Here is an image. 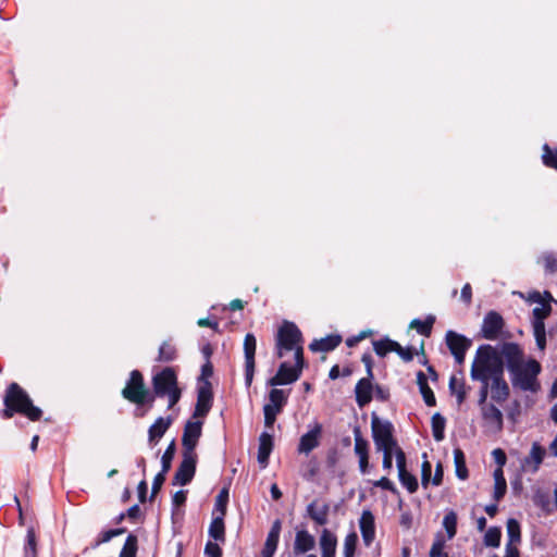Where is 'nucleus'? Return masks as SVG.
Instances as JSON below:
<instances>
[{
  "label": "nucleus",
  "instance_id": "nucleus-1",
  "mask_svg": "<svg viewBox=\"0 0 557 557\" xmlns=\"http://www.w3.org/2000/svg\"><path fill=\"white\" fill-rule=\"evenodd\" d=\"M500 354L515 389L533 394L541 389L539 375L542 372V366L536 359L525 358L521 346L513 342L503 343Z\"/></svg>",
  "mask_w": 557,
  "mask_h": 557
},
{
  "label": "nucleus",
  "instance_id": "nucleus-2",
  "mask_svg": "<svg viewBox=\"0 0 557 557\" xmlns=\"http://www.w3.org/2000/svg\"><path fill=\"white\" fill-rule=\"evenodd\" d=\"M3 403L5 408L2 410V417L4 419H11L16 412L26 416L32 421H38L42 416L41 409L34 406L28 394L17 383H11L8 386Z\"/></svg>",
  "mask_w": 557,
  "mask_h": 557
},
{
  "label": "nucleus",
  "instance_id": "nucleus-3",
  "mask_svg": "<svg viewBox=\"0 0 557 557\" xmlns=\"http://www.w3.org/2000/svg\"><path fill=\"white\" fill-rule=\"evenodd\" d=\"M504 368L505 361L500 351L497 352L491 345H481L471 364L470 376L473 381L490 380L496 371H504Z\"/></svg>",
  "mask_w": 557,
  "mask_h": 557
},
{
  "label": "nucleus",
  "instance_id": "nucleus-4",
  "mask_svg": "<svg viewBox=\"0 0 557 557\" xmlns=\"http://www.w3.org/2000/svg\"><path fill=\"white\" fill-rule=\"evenodd\" d=\"M152 387L154 396L168 397V408H173L181 399L182 391L178 387L177 374L171 367L164 368L152 377Z\"/></svg>",
  "mask_w": 557,
  "mask_h": 557
},
{
  "label": "nucleus",
  "instance_id": "nucleus-5",
  "mask_svg": "<svg viewBox=\"0 0 557 557\" xmlns=\"http://www.w3.org/2000/svg\"><path fill=\"white\" fill-rule=\"evenodd\" d=\"M302 334L298 326L289 321H284L276 334V355L278 358L284 356V351H292L295 347L301 345Z\"/></svg>",
  "mask_w": 557,
  "mask_h": 557
},
{
  "label": "nucleus",
  "instance_id": "nucleus-6",
  "mask_svg": "<svg viewBox=\"0 0 557 557\" xmlns=\"http://www.w3.org/2000/svg\"><path fill=\"white\" fill-rule=\"evenodd\" d=\"M371 429L374 445L377 450L398 446L393 436L394 426L389 421L381 420L373 413L371 417Z\"/></svg>",
  "mask_w": 557,
  "mask_h": 557
},
{
  "label": "nucleus",
  "instance_id": "nucleus-7",
  "mask_svg": "<svg viewBox=\"0 0 557 557\" xmlns=\"http://www.w3.org/2000/svg\"><path fill=\"white\" fill-rule=\"evenodd\" d=\"M122 396L136 405H144L150 396L149 391L145 388L143 374L138 370H133L126 386L122 389Z\"/></svg>",
  "mask_w": 557,
  "mask_h": 557
},
{
  "label": "nucleus",
  "instance_id": "nucleus-8",
  "mask_svg": "<svg viewBox=\"0 0 557 557\" xmlns=\"http://www.w3.org/2000/svg\"><path fill=\"white\" fill-rule=\"evenodd\" d=\"M504 326L503 317L496 311H488L482 322L481 335L487 341H495L499 337Z\"/></svg>",
  "mask_w": 557,
  "mask_h": 557
},
{
  "label": "nucleus",
  "instance_id": "nucleus-9",
  "mask_svg": "<svg viewBox=\"0 0 557 557\" xmlns=\"http://www.w3.org/2000/svg\"><path fill=\"white\" fill-rule=\"evenodd\" d=\"M257 341L253 334L247 333L244 338V354H245V383L249 387L252 383L255 374V355H256Z\"/></svg>",
  "mask_w": 557,
  "mask_h": 557
},
{
  "label": "nucleus",
  "instance_id": "nucleus-10",
  "mask_svg": "<svg viewBox=\"0 0 557 557\" xmlns=\"http://www.w3.org/2000/svg\"><path fill=\"white\" fill-rule=\"evenodd\" d=\"M196 462H197V455L191 454H185L183 453V460L180 463L174 479L173 484L178 485H186L188 484L196 472Z\"/></svg>",
  "mask_w": 557,
  "mask_h": 557
},
{
  "label": "nucleus",
  "instance_id": "nucleus-11",
  "mask_svg": "<svg viewBox=\"0 0 557 557\" xmlns=\"http://www.w3.org/2000/svg\"><path fill=\"white\" fill-rule=\"evenodd\" d=\"M202 422L201 421H187L184 426L182 445L183 453L196 455L195 448L198 440L201 436Z\"/></svg>",
  "mask_w": 557,
  "mask_h": 557
},
{
  "label": "nucleus",
  "instance_id": "nucleus-12",
  "mask_svg": "<svg viewBox=\"0 0 557 557\" xmlns=\"http://www.w3.org/2000/svg\"><path fill=\"white\" fill-rule=\"evenodd\" d=\"M213 394L211 383L205 381L198 388L197 403L194 410V418H205L212 407Z\"/></svg>",
  "mask_w": 557,
  "mask_h": 557
},
{
  "label": "nucleus",
  "instance_id": "nucleus-13",
  "mask_svg": "<svg viewBox=\"0 0 557 557\" xmlns=\"http://www.w3.org/2000/svg\"><path fill=\"white\" fill-rule=\"evenodd\" d=\"M322 431V424L318 422L314 423L308 432L301 435L297 447L298 453L309 455L313 449L319 447Z\"/></svg>",
  "mask_w": 557,
  "mask_h": 557
},
{
  "label": "nucleus",
  "instance_id": "nucleus-14",
  "mask_svg": "<svg viewBox=\"0 0 557 557\" xmlns=\"http://www.w3.org/2000/svg\"><path fill=\"white\" fill-rule=\"evenodd\" d=\"M490 393L492 400L497 404H503L508 399L510 387L504 379V371L496 372L494 376L490 377Z\"/></svg>",
  "mask_w": 557,
  "mask_h": 557
},
{
  "label": "nucleus",
  "instance_id": "nucleus-15",
  "mask_svg": "<svg viewBox=\"0 0 557 557\" xmlns=\"http://www.w3.org/2000/svg\"><path fill=\"white\" fill-rule=\"evenodd\" d=\"M301 375L300 369L282 362L276 374L268 381L271 386L286 385L296 382Z\"/></svg>",
  "mask_w": 557,
  "mask_h": 557
},
{
  "label": "nucleus",
  "instance_id": "nucleus-16",
  "mask_svg": "<svg viewBox=\"0 0 557 557\" xmlns=\"http://www.w3.org/2000/svg\"><path fill=\"white\" fill-rule=\"evenodd\" d=\"M546 296L548 297V300H543L540 293H535L533 296V300L535 302L541 304V306L533 308L532 310V326H545V319L552 312V306L549 301L552 300V295L549 293H546Z\"/></svg>",
  "mask_w": 557,
  "mask_h": 557
},
{
  "label": "nucleus",
  "instance_id": "nucleus-17",
  "mask_svg": "<svg viewBox=\"0 0 557 557\" xmlns=\"http://www.w3.org/2000/svg\"><path fill=\"white\" fill-rule=\"evenodd\" d=\"M360 532L366 546H370L375 537L374 516L370 510H363L359 519Z\"/></svg>",
  "mask_w": 557,
  "mask_h": 557
},
{
  "label": "nucleus",
  "instance_id": "nucleus-18",
  "mask_svg": "<svg viewBox=\"0 0 557 557\" xmlns=\"http://www.w3.org/2000/svg\"><path fill=\"white\" fill-rule=\"evenodd\" d=\"M481 411L485 424L491 430L499 432L503 429V413L494 404L484 405Z\"/></svg>",
  "mask_w": 557,
  "mask_h": 557
},
{
  "label": "nucleus",
  "instance_id": "nucleus-19",
  "mask_svg": "<svg viewBox=\"0 0 557 557\" xmlns=\"http://www.w3.org/2000/svg\"><path fill=\"white\" fill-rule=\"evenodd\" d=\"M282 530V522L281 520L276 519L268 533L264 547L261 552V557H273L280 540V534Z\"/></svg>",
  "mask_w": 557,
  "mask_h": 557
},
{
  "label": "nucleus",
  "instance_id": "nucleus-20",
  "mask_svg": "<svg viewBox=\"0 0 557 557\" xmlns=\"http://www.w3.org/2000/svg\"><path fill=\"white\" fill-rule=\"evenodd\" d=\"M373 377L367 376L360 379L355 387L356 403L360 408H363L372 400L373 386L371 380Z\"/></svg>",
  "mask_w": 557,
  "mask_h": 557
},
{
  "label": "nucleus",
  "instance_id": "nucleus-21",
  "mask_svg": "<svg viewBox=\"0 0 557 557\" xmlns=\"http://www.w3.org/2000/svg\"><path fill=\"white\" fill-rule=\"evenodd\" d=\"M315 546V539L307 530H299L296 532L294 541V553L296 555L306 554L313 549Z\"/></svg>",
  "mask_w": 557,
  "mask_h": 557
},
{
  "label": "nucleus",
  "instance_id": "nucleus-22",
  "mask_svg": "<svg viewBox=\"0 0 557 557\" xmlns=\"http://www.w3.org/2000/svg\"><path fill=\"white\" fill-rule=\"evenodd\" d=\"M445 339L451 354L467 351L472 345L471 339L455 331H447Z\"/></svg>",
  "mask_w": 557,
  "mask_h": 557
},
{
  "label": "nucleus",
  "instance_id": "nucleus-23",
  "mask_svg": "<svg viewBox=\"0 0 557 557\" xmlns=\"http://www.w3.org/2000/svg\"><path fill=\"white\" fill-rule=\"evenodd\" d=\"M273 449V436L263 432L259 437L258 462L262 468L269 463V458Z\"/></svg>",
  "mask_w": 557,
  "mask_h": 557
},
{
  "label": "nucleus",
  "instance_id": "nucleus-24",
  "mask_svg": "<svg viewBox=\"0 0 557 557\" xmlns=\"http://www.w3.org/2000/svg\"><path fill=\"white\" fill-rule=\"evenodd\" d=\"M321 548V557H335L337 539L334 533L327 529H323L319 539Z\"/></svg>",
  "mask_w": 557,
  "mask_h": 557
},
{
  "label": "nucleus",
  "instance_id": "nucleus-25",
  "mask_svg": "<svg viewBox=\"0 0 557 557\" xmlns=\"http://www.w3.org/2000/svg\"><path fill=\"white\" fill-rule=\"evenodd\" d=\"M342 343V336L338 334H331L320 339H314L309 348L312 351H332Z\"/></svg>",
  "mask_w": 557,
  "mask_h": 557
},
{
  "label": "nucleus",
  "instance_id": "nucleus-26",
  "mask_svg": "<svg viewBox=\"0 0 557 557\" xmlns=\"http://www.w3.org/2000/svg\"><path fill=\"white\" fill-rule=\"evenodd\" d=\"M329 511L330 507L327 504L318 507L317 500L311 502L306 508L307 516L311 520H313L318 525H325L327 523Z\"/></svg>",
  "mask_w": 557,
  "mask_h": 557
},
{
  "label": "nucleus",
  "instance_id": "nucleus-27",
  "mask_svg": "<svg viewBox=\"0 0 557 557\" xmlns=\"http://www.w3.org/2000/svg\"><path fill=\"white\" fill-rule=\"evenodd\" d=\"M172 422L173 420L170 416L166 418L159 417L148 430L149 442H158L171 426Z\"/></svg>",
  "mask_w": 557,
  "mask_h": 557
},
{
  "label": "nucleus",
  "instance_id": "nucleus-28",
  "mask_svg": "<svg viewBox=\"0 0 557 557\" xmlns=\"http://www.w3.org/2000/svg\"><path fill=\"white\" fill-rule=\"evenodd\" d=\"M287 403V395L284 391L272 388L269 393V403L263 407H271L276 412H282L285 404Z\"/></svg>",
  "mask_w": 557,
  "mask_h": 557
},
{
  "label": "nucleus",
  "instance_id": "nucleus-29",
  "mask_svg": "<svg viewBox=\"0 0 557 557\" xmlns=\"http://www.w3.org/2000/svg\"><path fill=\"white\" fill-rule=\"evenodd\" d=\"M224 516H219L213 518L209 525V535L216 542L224 543L225 541V525H224Z\"/></svg>",
  "mask_w": 557,
  "mask_h": 557
},
{
  "label": "nucleus",
  "instance_id": "nucleus-30",
  "mask_svg": "<svg viewBox=\"0 0 557 557\" xmlns=\"http://www.w3.org/2000/svg\"><path fill=\"white\" fill-rule=\"evenodd\" d=\"M507 483L504 472L500 468L494 471V499L499 502L506 494Z\"/></svg>",
  "mask_w": 557,
  "mask_h": 557
},
{
  "label": "nucleus",
  "instance_id": "nucleus-31",
  "mask_svg": "<svg viewBox=\"0 0 557 557\" xmlns=\"http://www.w3.org/2000/svg\"><path fill=\"white\" fill-rule=\"evenodd\" d=\"M354 437H355V454L358 458L369 457V443L367 440L362 437L361 431L359 426L354 429Z\"/></svg>",
  "mask_w": 557,
  "mask_h": 557
},
{
  "label": "nucleus",
  "instance_id": "nucleus-32",
  "mask_svg": "<svg viewBox=\"0 0 557 557\" xmlns=\"http://www.w3.org/2000/svg\"><path fill=\"white\" fill-rule=\"evenodd\" d=\"M431 423L434 440L436 442L443 441L445 436L444 431L446 425L445 418L440 412H436L433 414Z\"/></svg>",
  "mask_w": 557,
  "mask_h": 557
},
{
  "label": "nucleus",
  "instance_id": "nucleus-33",
  "mask_svg": "<svg viewBox=\"0 0 557 557\" xmlns=\"http://www.w3.org/2000/svg\"><path fill=\"white\" fill-rule=\"evenodd\" d=\"M454 462L456 468V475L460 480H466L468 478V469L466 466L465 454L460 448H456L454 450Z\"/></svg>",
  "mask_w": 557,
  "mask_h": 557
},
{
  "label": "nucleus",
  "instance_id": "nucleus-34",
  "mask_svg": "<svg viewBox=\"0 0 557 557\" xmlns=\"http://www.w3.org/2000/svg\"><path fill=\"white\" fill-rule=\"evenodd\" d=\"M434 322L435 318L433 315H429L424 321L420 319H413L410 322V329H414L421 335L429 336Z\"/></svg>",
  "mask_w": 557,
  "mask_h": 557
},
{
  "label": "nucleus",
  "instance_id": "nucleus-35",
  "mask_svg": "<svg viewBox=\"0 0 557 557\" xmlns=\"http://www.w3.org/2000/svg\"><path fill=\"white\" fill-rule=\"evenodd\" d=\"M138 540L135 534H128L119 557H136Z\"/></svg>",
  "mask_w": 557,
  "mask_h": 557
},
{
  "label": "nucleus",
  "instance_id": "nucleus-36",
  "mask_svg": "<svg viewBox=\"0 0 557 557\" xmlns=\"http://www.w3.org/2000/svg\"><path fill=\"white\" fill-rule=\"evenodd\" d=\"M23 557H37V540L33 528L27 530Z\"/></svg>",
  "mask_w": 557,
  "mask_h": 557
},
{
  "label": "nucleus",
  "instance_id": "nucleus-37",
  "mask_svg": "<svg viewBox=\"0 0 557 557\" xmlns=\"http://www.w3.org/2000/svg\"><path fill=\"white\" fill-rule=\"evenodd\" d=\"M126 530L124 528L111 529L107 531H102L98 534L95 543L91 544L92 548H97L101 544L110 542L113 537L123 534Z\"/></svg>",
  "mask_w": 557,
  "mask_h": 557
},
{
  "label": "nucleus",
  "instance_id": "nucleus-38",
  "mask_svg": "<svg viewBox=\"0 0 557 557\" xmlns=\"http://www.w3.org/2000/svg\"><path fill=\"white\" fill-rule=\"evenodd\" d=\"M507 535H508V543L511 546L513 544L519 543L521 540V530L520 524L516 519H509L507 521Z\"/></svg>",
  "mask_w": 557,
  "mask_h": 557
},
{
  "label": "nucleus",
  "instance_id": "nucleus-39",
  "mask_svg": "<svg viewBox=\"0 0 557 557\" xmlns=\"http://www.w3.org/2000/svg\"><path fill=\"white\" fill-rule=\"evenodd\" d=\"M443 527L446 530L447 539L451 540L457 533V515L454 511H449L444 516Z\"/></svg>",
  "mask_w": 557,
  "mask_h": 557
},
{
  "label": "nucleus",
  "instance_id": "nucleus-40",
  "mask_svg": "<svg viewBox=\"0 0 557 557\" xmlns=\"http://www.w3.org/2000/svg\"><path fill=\"white\" fill-rule=\"evenodd\" d=\"M176 358V348L169 342L162 343L159 348L158 361L170 362Z\"/></svg>",
  "mask_w": 557,
  "mask_h": 557
},
{
  "label": "nucleus",
  "instance_id": "nucleus-41",
  "mask_svg": "<svg viewBox=\"0 0 557 557\" xmlns=\"http://www.w3.org/2000/svg\"><path fill=\"white\" fill-rule=\"evenodd\" d=\"M500 528L491 527L484 535V545L487 547H498L500 545Z\"/></svg>",
  "mask_w": 557,
  "mask_h": 557
},
{
  "label": "nucleus",
  "instance_id": "nucleus-42",
  "mask_svg": "<svg viewBox=\"0 0 557 557\" xmlns=\"http://www.w3.org/2000/svg\"><path fill=\"white\" fill-rule=\"evenodd\" d=\"M395 341L383 338L373 342V349L380 357H385L388 352L394 351Z\"/></svg>",
  "mask_w": 557,
  "mask_h": 557
},
{
  "label": "nucleus",
  "instance_id": "nucleus-43",
  "mask_svg": "<svg viewBox=\"0 0 557 557\" xmlns=\"http://www.w3.org/2000/svg\"><path fill=\"white\" fill-rule=\"evenodd\" d=\"M398 479L404 487L412 494L417 492L419 484L417 478L408 471H403L398 473Z\"/></svg>",
  "mask_w": 557,
  "mask_h": 557
},
{
  "label": "nucleus",
  "instance_id": "nucleus-44",
  "mask_svg": "<svg viewBox=\"0 0 557 557\" xmlns=\"http://www.w3.org/2000/svg\"><path fill=\"white\" fill-rule=\"evenodd\" d=\"M449 391L456 395L458 405L465 401L467 395L465 384L462 382L458 383L455 376H451L449 380Z\"/></svg>",
  "mask_w": 557,
  "mask_h": 557
},
{
  "label": "nucleus",
  "instance_id": "nucleus-45",
  "mask_svg": "<svg viewBox=\"0 0 557 557\" xmlns=\"http://www.w3.org/2000/svg\"><path fill=\"white\" fill-rule=\"evenodd\" d=\"M445 540L442 534H437L430 549V557H448L444 553Z\"/></svg>",
  "mask_w": 557,
  "mask_h": 557
},
{
  "label": "nucleus",
  "instance_id": "nucleus-46",
  "mask_svg": "<svg viewBox=\"0 0 557 557\" xmlns=\"http://www.w3.org/2000/svg\"><path fill=\"white\" fill-rule=\"evenodd\" d=\"M543 163L546 166L557 169V149L553 151L547 144L543 146Z\"/></svg>",
  "mask_w": 557,
  "mask_h": 557
},
{
  "label": "nucleus",
  "instance_id": "nucleus-47",
  "mask_svg": "<svg viewBox=\"0 0 557 557\" xmlns=\"http://www.w3.org/2000/svg\"><path fill=\"white\" fill-rule=\"evenodd\" d=\"M175 454V443L172 441V443L168 446L164 454L161 458V466L163 473H168V471L171 469V462Z\"/></svg>",
  "mask_w": 557,
  "mask_h": 557
},
{
  "label": "nucleus",
  "instance_id": "nucleus-48",
  "mask_svg": "<svg viewBox=\"0 0 557 557\" xmlns=\"http://www.w3.org/2000/svg\"><path fill=\"white\" fill-rule=\"evenodd\" d=\"M546 450L539 443H533L530 450V458L534 461V470H537L539 466L543 462Z\"/></svg>",
  "mask_w": 557,
  "mask_h": 557
},
{
  "label": "nucleus",
  "instance_id": "nucleus-49",
  "mask_svg": "<svg viewBox=\"0 0 557 557\" xmlns=\"http://www.w3.org/2000/svg\"><path fill=\"white\" fill-rule=\"evenodd\" d=\"M358 536L355 532L349 533L344 542V557H354Z\"/></svg>",
  "mask_w": 557,
  "mask_h": 557
},
{
  "label": "nucleus",
  "instance_id": "nucleus-50",
  "mask_svg": "<svg viewBox=\"0 0 557 557\" xmlns=\"http://www.w3.org/2000/svg\"><path fill=\"white\" fill-rule=\"evenodd\" d=\"M533 335H534L537 348L541 351H544L545 348H546V331H545V326L533 327Z\"/></svg>",
  "mask_w": 557,
  "mask_h": 557
},
{
  "label": "nucleus",
  "instance_id": "nucleus-51",
  "mask_svg": "<svg viewBox=\"0 0 557 557\" xmlns=\"http://www.w3.org/2000/svg\"><path fill=\"white\" fill-rule=\"evenodd\" d=\"M545 271L554 274L557 272V255L547 252L543 256Z\"/></svg>",
  "mask_w": 557,
  "mask_h": 557
},
{
  "label": "nucleus",
  "instance_id": "nucleus-52",
  "mask_svg": "<svg viewBox=\"0 0 557 557\" xmlns=\"http://www.w3.org/2000/svg\"><path fill=\"white\" fill-rule=\"evenodd\" d=\"M395 449H396V447L381 449V451H383L382 466H383V469L386 470L387 472H389L393 468V456H395Z\"/></svg>",
  "mask_w": 557,
  "mask_h": 557
},
{
  "label": "nucleus",
  "instance_id": "nucleus-53",
  "mask_svg": "<svg viewBox=\"0 0 557 557\" xmlns=\"http://www.w3.org/2000/svg\"><path fill=\"white\" fill-rule=\"evenodd\" d=\"M394 351L405 361V362H409L413 359V356H414V351H413V348L411 347H407V348H404L403 346H400L397 342L395 343L394 345Z\"/></svg>",
  "mask_w": 557,
  "mask_h": 557
},
{
  "label": "nucleus",
  "instance_id": "nucleus-54",
  "mask_svg": "<svg viewBox=\"0 0 557 557\" xmlns=\"http://www.w3.org/2000/svg\"><path fill=\"white\" fill-rule=\"evenodd\" d=\"M228 502V491L223 488L219 495L216 496L215 507L221 511V516H224L226 512V505Z\"/></svg>",
  "mask_w": 557,
  "mask_h": 557
},
{
  "label": "nucleus",
  "instance_id": "nucleus-55",
  "mask_svg": "<svg viewBox=\"0 0 557 557\" xmlns=\"http://www.w3.org/2000/svg\"><path fill=\"white\" fill-rule=\"evenodd\" d=\"M432 474V466L430 461L424 460L421 466V484L423 487H428Z\"/></svg>",
  "mask_w": 557,
  "mask_h": 557
},
{
  "label": "nucleus",
  "instance_id": "nucleus-56",
  "mask_svg": "<svg viewBox=\"0 0 557 557\" xmlns=\"http://www.w3.org/2000/svg\"><path fill=\"white\" fill-rule=\"evenodd\" d=\"M419 391L426 406L434 407L436 405V398L434 396L432 388L429 385L419 388Z\"/></svg>",
  "mask_w": 557,
  "mask_h": 557
},
{
  "label": "nucleus",
  "instance_id": "nucleus-57",
  "mask_svg": "<svg viewBox=\"0 0 557 557\" xmlns=\"http://www.w3.org/2000/svg\"><path fill=\"white\" fill-rule=\"evenodd\" d=\"M481 383V387L479 391V406L483 407L484 405H488L486 399L488 397L490 392V380L479 381Z\"/></svg>",
  "mask_w": 557,
  "mask_h": 557
},
{
  "label": "nucleus",
  "instance_id": "nucleus-58",
  "mask_svg": "<svg viewBox=\"0 0 557 557\" xmlns=\"http://www.w3.org/2000/svg\"><path fill=\"white\" fill-rule=\"evenodd\" d=\"M278 413L280 412L274 411L271 407H263L265 428H268V429L273 428Z\"/></svg>",
  "mask_w": 557,
  "mask_h": 557
},
{
  "label": "nucleus",
  "instance_id": "nucleus-59",
  "mask_svg": "<svg viewBox=\"0 0 557 557\" xmlns=\"http://www.w3.org/2000/svg\"><path fill=\"white\" fill-rule=\"evenodd\" d=\"M205 554L207 557H221L222 549L218 543L209 541L205 546Z\"/></svg>",
  "mask_w": 557,
  "mask_h": 557
},
{
  "label": "nucleus",
  "instance_id": "nucleus-60",
  "mask_svg": "<svg viewBox=\"0 0 557 557\" xmlns=\"http://www.w3.org/2000/svg\"><path fill=\"white\" fill-rule=\"evenodd\" d=\"M166 473H163L161 470L153 479L152 487H151V498H153L158 492L161 490L164 481H165Z\"/></svg>",
  "mask_w": 557,
  "mask_h": 557
},
{
  "label": "nucleus",
  "instance_id": "nucleus-61",
  "mask_svg": "<svg viewBox=\"0 0 557 557\" xmlns=\"http://www.w3.org/2000/svg\"><path fill=\"white\" fill-rule=\"evenodd\" d=\"M395 459H396V466H397V469H398V473H400L403 471H407V468H406V455H405L404 450L399 446H396Z\"/></svg>",
  "mask_w": 557,
  "mask_h": 557
},
{
  "label": "nucleus",
  "instance_id": "nucleus-62",
  "mask_svg": "<svg viewBox=\"0 0 557 557\" xmlns=\"http://www.w3.org/2000/svg\"><path fill=\"white\" fill-rule=\"evenodd\" d=\"M375 487H381L382 490L389 491L392 493H397V488L395 484L386 476H382L380 480L373 483Z\"/></svg>",
  "mask_w": 557,
  "mask_h": 557
},
{
  "label": "nucleus",
  "instance_id": "nucleus-63",
  "mask_svg": "<svg viewBox=\"0 0 557 557\" xmlns=\"http://www.w3.org/2000/svg\"><path fill=\"white\" fill-rule=\"evenodd\" d=\"M492 455L494 457V460L495 462L499 466V468L502 469V467L506 463V460H507V457H506V454L503 449L500 448H495L493 451H492Z\"/></svg>",
  "mask_w": 557,
  "mask_h": 557
},
{
  "label": "nucleus",
  "instance_id": "nucleus-64",
  "mask_svg": "<svg viewBox=\"0 0 557 557\" xmlns=\"http://www.w3.org/2000/svg\"><path fill=\"white\" fill-rule=\"evenodd\" d=\"M186 498H187V492L186 491H177L173 497H172V504L173 506L175 507H178V506H182L185 504L186 502Z\"/></svg>",
  "mask_w": 557,
  "mask_h": 557
}]
</instances>
